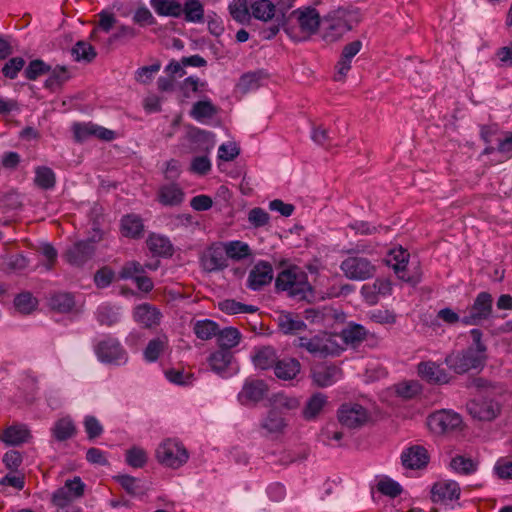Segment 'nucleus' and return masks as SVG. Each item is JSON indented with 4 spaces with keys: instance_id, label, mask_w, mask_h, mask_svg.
Returning <instances> with one entry per match:
<instances>
[{
    "instance_id": "f257e3e1",
    "label": "nucleus",
    "mask_w": 512,
    "mask_h": 512,
    "mask_svg": "<svg viewBox=\"0 0 512 512\" xmlns=\"http://www.w3.org/2000/svg\"><path fill=\"white\" fill-rule=\"evenodd\" d=\"M359 21L357 10L339 6L323 16L322 39L330 43L336 42Z\"/></svg>"
},
{
    "instance_id": "f03ea898",
    "label": "nucleus",
    "mask_w": 512,
    "mask_h": 512,
    "mask_svg": "<svg viewBox=\"0 0 512 512\" xmlns=\"http://www.w3.org/2000/svg\"><path fill=\"white\" fill-rule=\"evenodd\" d=\"M293 345L317 358L337 357L343 351L335 337L326 332H320L312 336H299L294 339Z\"/></svg>"
},
{
    "instance_id": "7ed1b4c3",
    "label": "nucleus",
    "mask_w": 512,
    "mask_h": 512,
    "mask_svg": "<svg viewBox=\"0 0 512 512\" xmlns=\"http://www.w3.org/2000/svg\"><path fill=\"white\" fill-rule=\"evenodd\" d=\"M275 286L297 300H307L312 296V287L307 275L297 266L281 271L276 278Z\"/></svg>"
},
{
    "instance_id": "20e7f679",
    "label": "nucleus",
    "mask_w": 512,
    "mask_h": 512,
    "mask_svg": "<svg viewBox=\"0 0 512 512\" xmlns=\"http://www.w3.org/2000/svg\"><path fill=\"white\" fill-rule=\"evenodd\" d=\"M288 23L293 25V21L297 24L296 28L298 36L302 40L309 39L316 34L322 23L320 13L313 7H301L292 11L287 17Z\"/></svg>"
},
{
    "instance_id": "39448f33",
    "label": "nucleus",
    "mask_w": 512,
    "mask_h": 512,
    "mask_svg": "<svg viewBox=\"0 0 512 512\" xmlns=\"http://www.w3.org/2000/svg\"><path fill=\"white\" fill-rule=\"evenodd\" d=\"M97 359L105 364L124 365L128 361V353L117 338L107 336L94 346Z\"/></svg>"
},
{
    "instance_id": "423d86ee",
    "label": "nucleus",
    "mask_w": 512,
    "mask_h": 512,
    "mask_svg": "<svg viewBox=\"0 0 512 512\" xmlns=\"http://www.w3.org/2000/svg\"><path fill=\"white\" fill-rule=\"evenodd\" d=\"M468 313L461 318V322L468 326H477L488 320L493 313V297L489 292H480L468 307Z\"/></svg>"
},
{
    "instance_id": "0eeeda50",
    "label": "nucleus",
    "mask_w": 512,
    "mask_h": 512,
    "mask_svg": "<svg viewBox=\"0 0 512 512\" xmlns=\"http://www.w3.org/2000/svg\"><path fill=\"white\" fill-rule=\"evenodd\" d=\"M156 458L162 465L176 469L187 462L189 455L180 442L167 439L158 446Z\"/></svg>"
},
{
    "instance_id": "6e6552de",
    "label": "nucleus",
    "mask_w": 512,
    "mask_h": 512,
    "mask_svg": "<svg viewBox=\"0 0 512 512\" xmlns=\"http://www.w3.org/2000/svg\"><path fill=\"white\" fill-rule=\"evenodd\" d=\"M344 275L350 280H366L374 276L376 267L372 262L360 256H350L344 259L340 265Z\"/></svg>"
},
{
    "instance_id": "1a4fd4ad",
    "label": "nucleus",
    "mask_w": 512,
    "mask_h": 512,
    "mask_svg": "<svg viewBox=\"0 0 512 512\" xmlns=\"http://www.w3.org/2000/svg\"><path fill=\"white\" fill-rule=\"evenodd\" d=\"M486 355L481 354L478 351H474L473 347H469L462 353L456 356H448L446 363L453 369L457 374H463L471 369H477L484 366L486 361Z\"/></svg>"
},
{
    "instance_id": "9d476101",
    "label": "nucleus",
    "mask_w": 512,
    "mask_h": 512,
    "mask_svg": "<svg viewBox=\"0 0 512 512\" xmlns=\"http://www.w3.org/2000/svg\"><path fill=\"white\" fill-rule=\"evenodd\" d=\"M338 420L342 426L349 429H357L364 426L369 418V412L357 403H344L337 412Z\"/></svg>"
},
{
    "instance_id": "9b49d317",
    "label": "nucleus",
    "mask_w": 512,
    "mask_h": 512,
    "mask_svg": "<svg viewBox=\"0 0 512 512\" xmlns=\"http://www.w3.org/2000/svg\"><path fill=\"white\" fill-rule=\"evenodd\" d=\"M493 396H483L480 400H471L467 403L468 413L480 421H492L501 413V405Z\"/></svg>"
},
{
    "instance_id": "f8f14e48",
    "label": "nucleus",
    "mask_w": 512,
    "mask_h": 512,
    "mask_svg": "<svg viewBox=\"0 0 512 512\" xmlns=\"http://www.w3.org/2000/svg\"><path fill=\"white\" fill-rule=\"evenodd\" d=\"M95 239L75 242L69 246L63 254V258L72 266H83L95 252Z\"/></svg>"
},
{
    "instance_id": "ddd939ff",
    "label": "nucleus",
    "mask_w": 512,
    "mask_h": 512,
    "mask_svg": "<svg viewBox=\"0 0 512 512\" xmlns=\"http://www.w3.org/2000/svg\"><path fill=\"white\" fill-rule=\"evenodd\" d=\"M462 417L452 410H440L428 417V425L438 433H445L460 428Z\"/></svg>"
},
{
    "instance_id": "4468645a",
    "label": "nucleus",
    "mask_w": 512,
    "mask_h": 512,
    "mask_svg": "<svg viewBox=\"0 0 512 512\" xmlns=\"http://www.w3.org/2000/svg\"><path fill=\"white\" fill-rule=\"evenodd\" d=\"M267 392L268 386L263 380L250 379L245 381L238 398L244 405L254 404L263 400Z\"/></svg>"
},
{
    "instance_id": "2eb2a0df",
    "label": "nucleus",
    "mask_w": 512,
    "mask_h": 512,
    "mask_svg": "<svg viewBox=\"0 0 512 512\" xmlns=\"http://www.w3.org/2000/svg\"><path fill=\"white\" fill-rule=\"evenodd\" d=\"M272 279L273 269L271 264L266 261H259L249 272L247 286L257 291L270 284Z\"/></svg>"
},
{
    "instance_id": "dca6fc26",
    "label": "nucleus",
    "mask_w": 512,
    "mask_h": 512,
    "mask_svg": "<svg viewBox=\"0 0 512 512\" xmlns=\"http://www.w3.org/2000/svg\"><path fill=\"white\" fill-rule=\"evenodd\" d=\"M418 374L429 384L443 385L449 383L450 381V376L447 371L443 369L439 364L432 361L419 363Z\"/></svg>"
},
{
    "instance_id": "f3484780",
    "label": "nucleus",
    "mask_w": 512,
    "mask_h": 512,
    "mask_svg": "<svg viewBox=\"0 0 512 512\" xmlns=\"http://www.w3.org/2000/svg\"><path fill=\"white\" fill-rule=\"evenodd\" d=\"M203 268L208 272L223 270L228 266L225 248L221 244H213L201 258Z\"/></svg>"
},
{
    "instance_id": "a211bd4d",
    "label": "nucleus",
    "mask_w": 512,
    "mask_h": 512,
    "mask_svg": "<svg viewBox=\"0 0 512 512\" xmlns=\"http://www.w3.org/2000/svg\"><path fill=\"white\" fill-rule=\"evenodd\" d=\"M429 459L428 451L420 445L411 446L401 454L402 465L412 470L426 467Z\"/></svg>"
},
{
    "instance_id": "6ab92c4d",
    "label": "nucleus",
    "mask_w": 512,
    "mask_h": 512,
    "mask_svg": "<svg viewBox=\"0 0 512 512\" xmlns=\"http://www.w3.org/2000/svg\"><path fill=\"white\" fill-rule=\"evenodd\" d=\"M133 317L136 322L145 328H153L160 324L162 313L155 306L143 303L135 307Z\"/></svg>"
},
{
    "instance_id": "aec40b11",
    "label": "nucleus",
    "mask_w": 512,
    "mask_h": 512,
    "mask_svg": "<svg viewBox=\"0 0 512 512\" xmlns=\"http://www.w3.org/2000/svg\"><path fill=\"white\" fill-rule=\"evenodd\" d=\"M460 487L455 481H439L433 484L431 499L433 502L457 500L460 497Z\"/></svg>"
},
{
    "instance_id": "412c9836",
    "label": "nucleus",
    "mask_w": 512,
    "mask_h": 512,
    "mask_svg": "<svg viewBox=\"0 0 512 512\" xmlns=\"http://www.w3.org/2000/svg\"><path fill=\"white\" fill-rule=\"evenodd\" d=\"M275 22L276 24H273L269 27H264L260 30L262 39L270 40L274 38L282 27L291 39L294 41H301V38L297 34L296 28L294 25L288 23V19L284 12L276 16Z\"/></svg>"
},
{
    "instance_id": "4be33fe9",
    "label": "nucleus",
    "mask_w": 512,
    "mask_h": 512,
    "mask_svg": "<svg viewBox=\"0 0 512 512\" xmlns=\"http://www.w3.org/2000/svg\"><path fill=\"white\" fill-rule=\"evenodd\" d=\"M361 48L362 42L360 40L352 41L343 47L341 58L336 65L337 75L335 76V80L339 81L346 76L351 69L352 58L359 53Z\"/></svg>"
},
{
    "instance_id": "5701e85b",
    "label": "nucleus",
    "mask_w": 512,
    "mask_h": 512,
    "mask_svg": "<svg viewBox=\"0 0 512 512\" xmlns=\"http://www.w3.org/2000/svg\"><path fill=\"white\" fill-rule=\"evenodd\" d=\"M31 438V432L26 425L15 424L3 431L0 440L10 446H19Z\"/></svg>"
},
{
    "instance_id": "b1692460",
    "label": "nucleus",
    "mask_w": 512,
    "mask_h": 512,
    "mask_svg": "<svg viewBox=\"0 0 512 512\" xmlns=\"http://www.w3.org/2000/svg\"><path fill=\"white\" fill-rule=\"evenodd\" d=\"M342 371L335 365L319 366L312 371L314 383L319 387H327L335 383L341 376Z\"/></svg>"
},
{
    "instance_id": "393cba45",
    "label": "nucleus",
    "mask_w": 512,
    "mask_h": 512,
    "mask_svg": "<svg viewBox=\"0 0 512 512\" xmlns=\"http://www.w3.org/2000/svg\"><path fill=\"white\" fill-rule=\"evenodd\" d=\"M277 325L284 334L297 335L307 327L298 315L290 312H281L277 317Z\"/></svg>"
},
{
    "instance_id": "a878e982",
    "label": "nucleus",
    "mask_w": 512,
    "mask_h": 512,
    "mask_svg": "<svg viewBox=\"0 0 512 512\" xmlns=\"http://www.w3.org/2000/svg\"><path fill=\"white\" fill-rule=\"evenodd\" d=\"M233 359L234 356L231 351L225 349H218L217 351L212 352L209 355V357L207 358V362L209 364L210 369L214 373L223 376L227 372Z\"/></svg>"
},
{
    "instance_id": "bb28decb",
    "label": "nucleus",
    "mask_w": 512,
    "mask_h": 512,
    "mask_svg": "<svg viewBox=\"0 0 512 512\" xmlns=\"http://www.w3.org/2000/svg\"><path fill=\"white\" fill-rule=\"evenodd\" d=\"M76 433V425L70 416L58 419L51 428V434L58 442L69 440L73 438Z\"/></svg>"
},
{
    "instance_id": "cd10ccee",
    "label": "nucleus",
    "mask_w": 512,
    "mask_h": 512,
    "mask_svg": "<svg viewBox=\"0 0 512 512\" xmlns=\"http://www.w3.org/2000/svg\"><path fill=\"white\" fill-rule=\"evenodd\" d=\"M158 200L164 206H178L184 200V192L175 183L163 185L159 188Z\"/></svg>"
},
{
    "instance_id": "c85d7f7f",
    "label": "nucleus",
    "mask_w": 512,
    "mask_h": 512,
    "mask_svg": "<svg viewBox=\"0 0 512 512\" xmlns=\"http://www.w3.org/2000/svg\"><path fill=\"white\" fill-rule=\"evenodd\" d=\"M252 361L257 368L267 370L272 367L275 369L279 360L276 350L272 346H263L256 350L252 356Z\"/></svg>"
},
{
    "instance_id": "c756f323",
    "label": "nucleus",
    "mask_w": 512,
    "mask_h": 512,
    "mask_svg": "<svg viewBox=\"0 0 512 512\" xmlns=\"http://www.w3.org/2000/svg\"><path fill=\"white\" fill-rule=\"evenodd\" d=\"M114 480L132 497H142L146 494L148 488L139 479L128 474L114 476Z\"/></svg>"
},
{
    "instance_id": "7c9ffc66",
    "label": "nucleus",
    "mask_w": 512,
    "mask_h": 512,
    "mask_svg": "<svg viewBox=\"0 0 512 512\" xmlns=\"http://www.w3.org/2000/svg\"><path fill=\"white\" fill-rule=\"evenodd\" d=\"M408 258H409V253H407V251L402 250V249H400L397 252L394 251L393 252V260L395 262L391 263V265L399 279H401L407 283L415 285L420 281V279H419V277L407 275L406 266L408 263Z\"/></svg>"
},
{
    "instance_id": "2f4dec72",
    "label": "nucleus",
    "mask_w": 512,
    "mask_h": 512,
    "mask_svg": "<svg viewBox=\"0 0 512 512\" xmlns=\"http://www.w3.org/2000/svg\"><path fill=\"white\" fill-rule=\"evenodd\" d=\"M169 347V340L165 334L151 339L143 351V356L147 362H155L159 359Z\"/></svg>"
},
{
    "instance_id": "473e14b6",
    "label": "nucleus",
    "mask_w": 512,
    "mask_h": 512,
    "mask_svg": "<svg viewBox=\"0 0 512 512\" xmlns=\"http://www.w3.org/2000/svg\"><path fill=\"white\" fill-rule=\"evenodd\" d=\"M301 364L295 358H284L276 363L274 373L281 380H292L300 372Z\"/></svg>"
},
{
    "instance_id": "72a5a7b5",
    "label": "nucleus",
    "mask_w": 512,
    "mask_h": 512,
    "mask_svg": "<svg viewBox=\"0 0 512 512\" xmlns=\"http://www.w3.org/2000/svg\"><path fill=\"white\" fill-rule=\"evenodd\" d=\"M150 4L160 16L178 18L182 15V4L176 0H150Z\"/></svg>"
},
{
    "instance_id": "f704fd0d",
    "label": "nucleus",
    "mask_w": 512,
    "mask_h": 512,
    "mask_svg": "<svg viewBox=\"0 0 512 512\" xmlns=\"http://www.w3.org/2000/svg\"><path fill=\"white\" fill-rule=\"evenodd\" d=\"M250 10L255 19L267 22L275 17L276 5L270 0H256L250 5Z\"/></svg>"
},
{
    "instance_id": "c9c22d12",
    "label": "nucleus",
    "mask_w": 512,
    "mask_h": 512,
    "mask_svg": "<svg viewBox=\"0 0 512 512\" xmlns=\"http://www.w3.org/2000/svg\"><path fill=\"white\" fill-rule=\"evenodd\" d=\"M368 331L364 326L350 322L341 331V337L346 344L358 345L367 337Z\"/></svg>"
},
{
    "instance_id": "e433bc0d",
    "label": "nucleus",
    "mask_w": 512,
    "mask_h": 512,
    "mask_svg": "<svg viewBox=\"0 0 512 512\" xmlns=\"http://www.w3.org/2000/svg\"><path fill=\"white\" fill-rule=\"evenodd\" d=\"M71 55L76 62L91 63L96 58L97 52L89 42L80 40L72 47Z\"/></svg>"
},
{
    "instance_id": "4c0bfd02",
    "label": "nucleus",
    "mask_w": 512,
    "mask_h": 512,
    "mask_svg": "<svg viewBox=\"0 0 512 512\" xmlns=\"http://www.w3.org/2000/svg\"><path fill=\"white\" fill-rule=\"evenodd\" d=\"M182 9L185 21L191 23L204 22V6L200 0H186Z\"/></svg>"
},
{
    "instance_id": "58836bf2",
    "label": "nucleus",
    "mask_w": 512,
    "mask_h": 512,
    "mask_svg": "<svg viewBox=\"0 0 512 512\" xmlns=\"http://www.w3.org/2000/svg\"><path fill=\"white\" fill-rule=\"evenodd\" d=\"M147 246L149 250L159 256H171L173 253V247L168 238L152 234L148 237Z\"/></svg>"
},
{
    "instance_id": "ea45409f",
    "label": "nucleus",
    "mask_w": 512,
    "mask_h": 512,
    "mask_svg": "<svg viewBox=\"0 0 512 512\" xmlns=\"http://www.w3.org/2000/svg\"><path fill=\"white\" fill-rule=\"evenodd\" d=\"M122 233L126 237L139 238L143 234L142 219L136 215H126L121 220Z\"/></svg>"
},
{
    "instance_id": "a19ab883",
    "label": "nucleus",
    "mask_w": 512,
    "mask_h": 512,
    "mask_svg": "<svg viewBox=\"0 0 512 512\" xmlns=\"http://www.w3.org/2000/svg\"><path fill=\"white\" fill-rule=\"evenodd\" d=\"M241 340V333L237 328L227 327L223 330H219L217 335V343L219 349H225L231 351L232 348L236 347Z\"/></svg>"
},
{
    "instance_id": "79ce46f5",
    "label": "nucleus",
    "mask_w": 512,
    "mask_h": 512,
    "mask_svg": "<svg viewBox=\"0 0 512 512\" xmlns=\"http://www.w3.org/2000/svg\"><path fill=\"white\" fill-rule=\"evenodd\" d=\"M327 403V397L322 393L313 394L307 401L303 410L306 420L315 419Z\"/></svg>"
},
{
    "instance_id": "37998d69",
    "label": "nucleus",
    "mask_w": 512,
    "mask_h": 512,
    "mask_svg": "<svg viewBox=\"0 0 512 512\" xmlns=\"http://www.w3.org/2000/svg\"><path fill=\"white\" fill-rule=\"evenodd\" d=\"M75 305L74 297L70 293H55L49 299V306L59 313H68Z\"/></svg>"
},
{
    "instance_id": "c03bdc74",
    "label": "nucleus",
    "mask_w": 512,
    "mask_h": 512,
    "mask_svg": "<svg viewBox=\"0 0 512 512\" xmlns=\"http://www.w3.org/2000/svg\"><path fill=\"white\" fill-rule=\"evenodd\" d=\"M261 427L265 429L268 434H280L286 427V423L280 413L276 409H272L262 421Z\"/></svg>"
},
{
    "instance_id": "a18cd8bd",
    "label": "nucleus",
    "mask_w": 512,
    "mask_h": 512,
    "mask_svg": "<svg viewBox=\"0 0 512 512\" xmlns=\"http://www.w3.org/2000/svg\"><path fill=\"white\" fill-rule=\"evenodd\" d=\"M218 308L228 314H240V313H255L258 311V307L254 305H247L240 302H237L234 299H225L218 303Z\"/></svg>"
},
{
    "instance_id": "49530a36",
    "label": "nucleus",
    "mask_w": 512,
    "mask_h": 512,
    "mask_svg": "<svg viewBox=\"0 0 512 512\" xmlns=\"http://www.w3.org/2000/svg\"><path fill=\"white\" fill-rule=\"evenodd\" d=\"M70 78L71 74L67 67L57 65L53 70H50V75L46 79L44 86L50 90H55L61 87Z\"/></svg>"
},
{
    "instance_id": "de8ad7c7",
    "label": "nucleus",
    "mask_w": 512,
    "mask_h": 512,
    "mask_svg": "<svg viewBox=\"0 0 512 512\" xmlns=\"http://www.w3.org/2000/svg\"><path fill=\"white\" fill-rule=\"evenodd\" d=\"M35 184L44 190L52 189L56 184V176L53 170L47 166H38L35 169Z\"/></svg>"
},
{
    "instance_id": "09e8293b",
    "label": "nucleus",
    "mask_w": 512,
    "mask_h": 512,
    "mask_svg": "<svg viewBox=\"0 0 512 512\" xmlns=\"http://www.w3.org/2000/svg\"><path fill=\"white\" fill-rule=\"evenodd\" d=\"M194 333L201 340H209L218 335L219 325L209 319L197 321L194 325Z\"/></svg>"
},
{
    "instance_id": "8fccbe9b",
    "label": "nucleus",
    "mask_w": 512,
    "mask_h": 512,
    "mask_svg": "<svg viewBox=\"0 0 512 512\" xmlns=\"http://www.w3.org/2000/svg\"><path fill=\"white\" fill-rule=\"evenodd\" d=\"M227 259L241 260L251 255L248 244L241 241H231L224 244Z\"/></svg>"
},
{
    "instance_id": "3c124183",
    "label": "nucleus",
    "mask_w": 512,
    "mask_h": 512,
    "mask_svg": "<svg viewBox=\"0 0 512 512\" xmlns=\"http://www.w3.org/2000/svg\"><path fill=\"white\" fill-rule=\"evenodd\" d=\"M470 386L475 387L483 396H497L505 392L503 386L489 382L488 380L478 377L474 378Z\"/></svg>"
},
{
    "instance_id": "603ef678",
    "label": "nucleus",
    "mask_w": 512,
    "mask_h": 512,
    "mask_svg": "<svg viewBox=\"0 0 512 512\" xmlns=\"http://www.w3.org/2000/svg\"><path fill=\"white\" fill-rule=\"evenodd\" d=\"M229 12L235 21L242 24L249 22L251 17L247 0H233L229 5Z\"/></svg>"
},
{
    "instance_id": "864d4df0",
    "label": "nucleus",
    "mask_w": 512,
    "mask_h": 512,
    "mask_svg": "<svg viewBox=\"0 0 512 512\" xmlns=\"http://www.w3.org/2000/svg\"><path fill=\"white\" fill-rule=\"evenodd\" d=\"M38 305V301L30 292H22L14 299L15 308L22 314H30Z\"/></svg>"
},
{
    "instance_id": "5fc2aeb1",
    "label": "nucleus",
    "mask_w": 512,
    "mask_h": 512,
    "mask_svg": "<svg viewBox=\"0 0 512 512\" xmlns=\"http://www.w3.org/2000/svg\"><path fill=\"white\" fill-rule=\"evenodd\" d=\"M217 113L216 107L208 100L194 103L190 115L196 120L211 118Z\"/></svg>"
},
{
    "instance_id": "6e6d98bb",
    "label": "nucleus",
    "mask_w": 512,
    "mask_h": 512,
    "mask_svg": "<svg viewBox=\"0 0 512 512\" xmlns=\"http://www.w3.org/2000/svg\"><path fill=\"white\" fill-rule=\"evenodd\" d=\"M261 75L258 72H249L242 75L237 84L238 89L246 94L260 86Z\"/></svg>"
},
{
    "instance_id": "4d7b16f0",
    "label": "nucleus",
    "mask_w": 512,
    "mask_h": 512,
    "mask_svg": "<svg viewBox=\"0 0 512 512\" xmlns=\"http://www.w3.org/2000/svg\"><path fill=\"white\" fill-rule=\"evenodd\" d=\"M51 67L40 59L32 60L24 70L28 80H36L39 76L50 72Z\"/></svg>"
},
{
    "instance_id": "13d9d810",
    "label": "nucleus",
    "mask_w": 512,
    "mask_h": 512,
    "mask_svg": "<svg viewBox=\"0 0 512 512\" xmlns=\"http://www.w3.org/2000/svg\"><path fill=\"white\" fill-rule=\"evenodd\" d=\"M451 467L458 473L469 475L476 471L477 463H475L470 458H465L463 456H456L452 458Z\"/></svg>"
},
{
    "instance_id": "bf43d9fd",
    "label": "nucleus",
    "mask_w": 512,
    "mask_h": 512,
    "mask_svg": "<svg viewBox=\"0 0 512 512\" xmlns=\"http://www.w3.org/2000/svg\"><path fill=\"white\" fill-rule=\"evenodd\" d=\"M145 273V267L137 261L126 262L119 271V279H133Z\"/></svg>"
},
{
    "instance_id": "052dcab7",
    "label": "nucleus",
    "mask_w": 512,
    "mask_h": 512,
    "mask_svg": "<svg viewBox=\"0 0 512 512\" xmlns=\"http://www.w3.org/2000/svg\"><path fill=\"white\" fill-rule=\"evenodd\" d=\"M96 318L100 325L112 326L118 322V313L108 305H102L98 308Z\"/></svg>"
},
{
    "instance_id": "680f3d73",
    "label": "nucleus",
    "mask_w": 512,
    "mask_h": 512,
    "mask_svg": "<svg viewBox=\"0 0 512 512\" xmlns=\"http://www.w3.org/2000/svg\"><path fill=\"white\" fill-rule=\"evenodd\" d=\"M126 462L133 468H142L147 462V454L143 449L133 447L126 452Z\"/></svg>"
},
{
    "instance_id": "e2e57ef3",
    "label": "nucleus",
    "mask_w": 512,
    "mask_h": 512,
    "mask_svg": "<svg viewBox=\"0 0 512 512\" xmlns=\"http://www.w3.org/2000/svg\"><path fill=\"white\" fill-rule=\"evenodd\" d=\"M25 60L22 57H13L2 68V73L9 79H15L24 68Z\"/></svg>"
},
{
    "instance_id": "0e129e2a",
    "label": "nucleus",
    "mask_w": 512,
    "mask_h": 512,
    "mask_svg": "<svg viewBox=\"0 0 512 512\" xmlns=\"http://www.w3.org/2000/svg\"><path fill=\"white\" fill-rule=\"evenodd\" d=\"M377 490L383 495L395 498L402 493L400 484L392 479H384L378 482Z\"/></svg>"
},
{
    "instance_id": "69168bd1",
    "label": "nucleus",
    "mask_w": 512,
    "mask_h": 512,
    "mask_svg": "<svg viewBox=\"0 0 512 512\" xmlns=\"http://www.w3.org/2000/svg\"><path fill=\"white\" fill-rule=\"evenodd\" d=\"M368 318L377 324H394L396 315L387 309H375L368 313Z\"/></svg>"
},
{
    "instance_id": "338daca9",
    "label": "nucleus",
    "mask_w": 512,
    "mask_h": 512,
    "mask_svg": "<svg viewBox=\"0 0 512 512\" xmlns=\"http://www.w3.org/2000/svg\"><path fill=\"white\" fill-rule=\"evenodd\" d=\"M269 219L270 216L268 212H266L263 208L260 207H255L251 209L248 213V221L255 228L267 225Z\"/></svg>"
},
{
    "instance_id": "774afa93",
    "label": "nucleus",
    "mask_w": 512,
    "mask_h": 512,
    "mask_svg": "<svg viewBox=\"0 0 512 512\" xmlns=\"http://www.w3.org/2000/svg\"><path fill=\"white\" fill-rule=\"evenodd\" d=\"M83 424L89 440L95 439L103 433V426L95 416H86Z\"/></svg>"
}]
</instances>
